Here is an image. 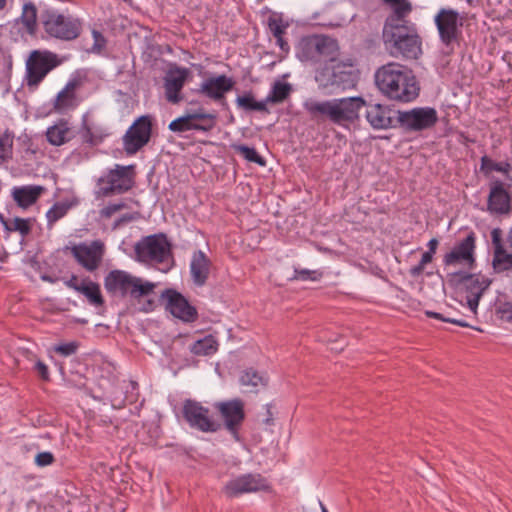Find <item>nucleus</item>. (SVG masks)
<instances>
[{"mask_svg": "<svg viewBox=\"0 0 512 512\" xmlns=\"http://www.w3.org/2000/svg\"><path fill=\"white\" fill-rule=\"evenodd\" d=\"M315 81L324 94L333 95L356 86L357 76L350 66L336 60L315 73Z\"/></svg>", "mask_w": 512, "mask_h": 512, "instance_id": "7", "label": "nucleus"}, {"mask_svg": "<svg viewBox=\"0 0 512 512\" xmlns=\"http://www.w3.org/2000/svg\"><path fill=\"white\" fill-rule=\"evenodd\" d=\"M81 138L84 143H88L91 146L97 145L103 140V137L95 134L86 122L82 126Z\"/></svg>", "mask_w": 512, "mask_h": 512, "instance_id": "43", "label": "nucleus"}, {"mask_svg": "<svg viewBox=\"0 0 512 512\" xmlns=\"http://www.w3.org/2000/svg\"><path fill=\"white\" fill-rule=\"evenodd\" d=\"M138 215H139V213H138V212H135V213H126V214L122 215L120 218H118V219L114 222V224H113V226H112V229H113V230H116V229H118V228L122 227L124 224H126V223H129V222H132V221L136 220V219H137V217H138Z\"/></svg>", "mask_w": 512, "mask_h": 512, "instance_id": "52", "label": "nucleus"}, {"mask_svg": "<svg viewBox=\"0 0 512 512\" xmlns=\"http://www.w3.org/2000/svg\"><path fill=\"white\" fill-rule=\"evenodd\" d=\"M305 109L312 117L323 115L333 123L344 125L359 119V111L366 106V119L374 129H387L392 126L391 109L381 104H367L362 97H348L331 101H307Z\"/></svg>", "mask_w": 512, "mask_h": 512, "instance_id": "1", "label": "nucleus"}, {"mask_svg": "<svg viewBox=\"0 0 512 512\" xmlns=\"http://www.w3.org/2000/svg\"><path fill=\"white\" fill-rule=\"evenodd\" d=\"M271 404H267L266 405V409H267V417L263 420V422L266 424V425H272L273 424V414L271 412Z\"/></svg>", "mask_w": 512, "mask_h": 512, "instance_id": "60", "label": "nucleus"}, {"mask_svg": "<svg viewBox=\"0 0 512 512\" xmlns=\"http://www.w3.org/2000/svg\"><path fill=\"white\" fill-rule=\"evenodd\" d=\"M496 314L501 320L512 323V303H500L496 307Z\"/></svg>", "mask_w": 512, "mask_h": 512, "instance_id": "47", "label": "nucleus"}, {"mask_svg": "<svg viewBox=\"0 0 512 512\" xmlns=\"http://www.w3.org/2000/svg\"><path fill=\"white\" fill-rule=\"evenodd\" d=\"M212 268V262L201 250L193 253L190 262V275L193 283L202 287L207 283Z\"/></svg>", "mask_w": 512, "mask_h": 512, "instance_id": "26", "label": "nucleus"}, {"mask_svg": "<svg viewBox=\"0 0 512 512\" xmlns=\"http://www.w3.org/2000/svg\"><path fill=\"white\" fill-rule=\"evenodd\" d=\"M183 416L192 428L201 432L213 433L221 428V424L210 417V410L194 400L184 402Z\"/></svg>", "mask_w": 512, "mask_h": 512, "instance_id": "20", "label": "nucleus"}, {"mask_svg": "<svg viewBox=\"0 0 512 512\" xmlns=\"http://www.w3.org/2000/svg\"><path fill=\"white\" fill-rule=\"evenodd\" d=\"M62 63L58 55L48 50H33L26 61V83L37 87L53 69Z\"/></svg>", "mask_w": 512, "mask_h": 512, "instance_id": "9", "label": "nucleus"}, {"mask_svg": "<svg viewBox=\"0 0 512 512\" xmlns=\"http://www.w3.org/2000/svg\"><path fill=\"white\" fill-rule=\"evenodd\" d=\"M475 242L474 232H469L464 239L458 242L453 249L443 257L445 266L463 265L473 269L475 265Z\"/></svg>", "mask_w": 512, "mask_h": 512, "instance_id": "21", "label": "nucleus"}, {"mask_svg": "<svg viewBox=\"0 0 512 512\" xmlns=\"http://www.w3.org/2000/svg\"><path fill=\"white\" fill-rule=\"evenodd\" d=\"M190 75V70L184 67H175L168 71L164 78V89L166 100L169 103L179 104L184 100L189 105H193L195 103L194 100H189L188 97L182 94V89Z\"/></svg>", "mask_w": 512, "mask_h": 512, "instance_id": "22", "label": "nucleus"}, {"mask_svg": "<svg viewBox=\"0 0 512 512\" xmlns=\"http://www.w3.org/2000/svg\"><path fill=\"white\" fill-rule=\"evenodd\" d=\"M135 255L140 262L163 263L171 256V244L164 233L143 237L134 246Z\"/></svg>", "mask_w": 512, "mask_h": 512, "instance_id": "10", "label": "nucleus"}, {"mask_svg": "<svg viewBox=\"0 0 512 512\" xmlns=\"http://www.w3.org/2000/svg\"><path fill=\"white\" fill-rule=\"evenodd\" d=\"M425 315L429 318H434V319L441 320L443 322L452 323V324L458 325L460 327H472L469 323H467L463 319L445 317L444 315H442L441 313H438V312L426 311Z\"/></svg>", "mask_w": 512, "mask_h": 512, "instance_id": "46", "label": "nucleus"}, {"mask_svg": "<svg viewBox=\"0 0 512 512\" xmlns=\"http://www.w3.org/2000/svg\"><path fill=\"white\" fill-rule=\"evenodd\" d=\"M502 235L503 231L500 228H494L491 231V240L494 249V265L512 263V254L506 251Z\"/></svg>", "mask_w": 512, "mask_h": 512, "instance_id": "31", "label": "nucleus"}, {"mask_svg": "<svg viewBox=\"0 0 512 512\" xmlns=\"http://www.w3.org/2000/svg\"><path fill=\"white\" fill-rule=\"evenodd\" d=\"M135 166H123L116 164L104 177L99 178L98 184H106L100 188L102 196L123 194L131 190L135 185Z\"/></svg>", "mask_w": 512, "mask_h": 512, "instance_id": "12", "label": "nucleus"}, {"mask_svg": "<svg viewBox=\"0 0 512 512\" xmlns=\"http://www.w3.org/2000/svg\"><path fill=\"white\" fill-rule=\"evenodd\" d=\"M65 284L68 288L73 289L79 293L81 285H83V279L79 281L76 275H72L71 278L65 282Z\"/></svg>", "mask_w": 512, "mask_h": 512, "instance_id": "55", "label": "nucleus"}, {"mask_svg": "<svg viewBox=\"0 0 512 512\" xmlns=\"http://www.w3.org/2000/svg\"><path fill=\"white\" fill-rule=\"evenodd\" d=\"M21 22L30 35H34L37 31V8L34 3L27 2L23 5Z\"/></svg>", "mask_w": 512, "mask_h": 512, "instance_id": "34", "label": "nucleus"}, {"mask_svg": "<svg viewBox=\"0 0 512 512\" xmlns=\"http://www.w3.org/2000/svg\"><path fill=\"white\" fill-rule=\"evenodd\" d=\"M104 287L111 295H120L123 298L129 297L137 303L144 300L141 307L144 312L152 311L155 307V300L152 296L156 285L124 270L110 271L104 278Z\"/></svg>", "mask_w": 512, "mask_h": 512, "instance_id": "4", "label": "nucleus"}, {"mask_svg": "<svg viewBox=\"0 0 512 512\" xmlns=\"http://www.w3.org/2000/svg\"><path fill=\"white\" fill-rule=\"evenodd\" d=\"M480 172L488 177L492 172L501 173L504 176V183L512 186V164L508 160L494 161L487 155H483L480 159Z\"/></svg>", "mask_w": 512, "mask_h": 512, "instance_id": "28", "label": "nucleus"}, {"mask_svg": "<svg viewBox=\"0 0 512 512\" xmlns=\"http://www.w3.org/2000/svg\"><path fill=\"white\" fill-rule=\"evenodd\" d=\"M34 222V218L15 217L13 220H10L6 232H19L22 237H26L31 233Z\"/></svg>", "mask_w": 512, "mask_h": 512, "instance_id": "38", "label": "nucleus"}, {"mask_svg": "<svg viewBox=\"0 0 512 512\" xmlns=\"http://www.w3.org/2000/svg\"><path fill=\"white\" fill-rule=\"evenodd\" d=\"M84 79L80 75H74L66 83L65 87L57 94L53 108L58 112L74 109L78 105L76 91L82 87Z\"/></svg>", "mask_w": 512, "mask_h": 512, "instance_id": "25", "label": "nucleus"}, {"mask_svg": "<svg viewBox=\"0 0 512 512\" xmlns=\"http://www.w3.org/2000/svg\"><path fill=\"white\" fill-rule=\"evenodd\" d=\"M70 128L66 122H61L49 127L46 132L47 140L50 144L60 146L70 140Z\"/></svg>", "mask_w": 512, "mask_h": 512, "instance_id": "33", "label": "nucleus"}, {"mask_svg": "<svg viewBox=\"0 0 512 512\" xmlns=\"http://www.w3.org/2000/svg\"><path fill=\"white\" fill-rule=\"evenodd\" d=\"M153 117L143 115L137 118L124 134L123 149L127 155H135L148 144L152 134Z\"/></svg>", "mask_w": 512, "mask_h": 512, "instance_id": "14", "label": "nucleus"}, {"mask_svg": "<svg viewBox=\"0 0 512 512\" xmlns=\"http://www.w3.org/2000/svg\"><path fill=\"white\" fill-rule=\"evenodd\" d=\"M236 103L238 107L247 111H259L269 113L265 100L256 101L251 92L245 93L242 96H238L236 98Z\"/></svg>", "mask_w": 512, "mask_h": 512, "instance_id": "37", "label": "nucleus"}, {"mask_svg": "<svg viewBox=\"0 0 512 512\" xmlns=\"http://www.w3.org/2000/svg\"><path fill=\"white\" fill-rule=\"evenodd\" d=\"M241 384H261L263 382H267L268 379L264 374L259 373L258 371L250 368L244 371L240 378Z\"/></svg>", "mask_w": 512, "mask_h": 512, "instance_id": "42", "label": "nucleus"}, {"mask_svg": "<svg viewBox=\"0 0 512 512\" xmlns=\"http://www.w3.org/2000/svg\"><path fill=\"white\" fill-rule=\"evenodd\" d=\"M291 92V86L288 83L276 81L271 88L270 93L265 99L266 105L268 103L278 104L285 101Z\"/></svg>", "mask_w": 512, "mask_h": 512, "instance_id": "36", "label": "nucleus"}, {"mask_svg": "<svg viewBox=\"0 0 512 512\" xmlns=\"http://www.w3.org/2000/svg\"><path fill=\"white\" fill-rule=\"evenodd\" d=\"M439 245V241L436 239V238H433L431 239L427 246H428V251L427 252H430L432 254H435L436 253V250H437V247Z\"/></svg>", "mask_w": 512, "mask_h": 512, "instance_id": "58", "label": "nucleus"}, {"mask_svg": "<svg viewBox=\"0 0 512 512\" xmlns=\"http://www.w3.org/2000/svg\"><path fill=\"white\" fill-rule=\"evenodd\" d=\"M78 204L79 199L75 196L70 199H65L63 201L54 203L46 213L48 229H52L57 221L65 217L69 210L76 207Z\"/></svg>", "mask_w": 512, "mask_h": 512, "instance_id": "30", "label": "nucleus"}, {"mask_svg": "<svg viewBox=\"0 0 512 512\" xmlns=\"http://www.w3.org/2000/svg\"><path fill=\"white\" fill-rule=\"evenodd\" d=\"M296 57L303 63L327 66L336 62L339 56V46L335 39L313 34L303 36L296 47Z\"/></svg>", "mask_w": 512, "mask_h": 512, "instance_id": "5", "label": "nucleus"}, {"mask_svg": "<svg viewBox=\"0 0 512 512\" xmlns=\"http://www.w3.org/2000/svg\"><path fill=\"white\" fill-rule=\"evenodd\" d=\"M322 273L316 270H308V269H295L294 278L302 281L312 280L316 281L320 279Z\"/></svg>", "mask_w": 512, "mask_h": 512, "instance_id": "48", "label": "nucleus"}, {"mask_svg": "<svg viewBox=\"0 0 512 512\" xmlns=\"http://www.w3.org/2000/svg\"><path fill=\"white\" fill-rule=\"evenodd\" d=\"M217 349L218 342L212 335L205 336L203 339L194 342L191 346V352L193 354L203 356L212 355Z\"/></svg>", "mask_w": 512, "mask_h": 512, "instance_id": "35", "label": "nucleus"}, {"mask_svg": "<svg viewBox=\"0 0 512 512\" xmlns=\"http://www.w3.org/2000/svg\"><path fill=\"white\" fill-rule=\"evenodd\" d=\"M433 256L434 254L426 251L422 254L421 260L419 262L425 266L428 263L432 262Z\"/></svg>", "mask_w": 512, "mask_h": 512, "instance_id": "59", "label": "nucleus"}, {"mask_svg": "<svg viewBox=\"0 0 512 512\" xmlns=\"http://www.w3.org/2000/svg\"><path fill=\"white\" fill-rule=\"evenodd\" d=\"M40 23L48 37L61 41H73L83 30V23L79 18L49 7L41 10Z\"/></svg>", "mask_w": 512, "mask_h": 512, "instance_id": "6", "label": "nucleus"}, {"mask_svg": "<svg viewBox=\"0 0 512 512\" xmlns=\"http://www.w3.org/2000/svg\"><path fill=\"white\" fill-rule=\"evenodd\" d=\"M55 461V457L51 452L45 451L40 452L35 457V463L39 467H45L53 464Z\"/></svg>", "mask_w": 512, "mask_h": 512, "instance_id": "50", "label": "nucleus"}, {"mask_svg": "<svg viewBox=\"0 0 512 512\" xmlns=\"http://www.w3.org/2000/svg\"><path fill=\"white\" fill-rule=\"evenodd\" d=\"M451 281L466 293V301L471 312L476 315L479 301L491 284V280L480 273L455 272Z\"/></svg>", "mask_w": 512, "mask_h": 512, "instance_id": "11", "label": "nucleus"}, {"mask_svg": "<svg viewBox=\"0 0 512 512\" xmlns=\"http://www.w3.org/2000/svg\"><path fill=\"white\" fill-rule=\"evenodd\" d=\"M434 22L438 30L439 38L442 44L452 53L455 46L460 45L462 38L463 18L459 13L451 8H441L434 17Z\"/></svg>", "mask_w": 512, "mask_h": 512, "instance_id": "8", "label": "nucleus"}, {"mask_svg": "<svg viewBox=\"0 0 512 512\" xmlns=\"http://www.w3.org/2000/svg\"><path fill=\"white\" fill-rule=\"evenodd\" d=\"M162 296L166 299V310L185 323L197 321V309L178 291L166 289Z\"/></svg>", "mask_w": 512, "mask_h": 512, "instance_id": "23", "label": "nucleus"}, {"mask_svg": "<svg viewBox=\"0 0 512 512\" xmlns=\"http://www.w3.org/2000/svg\"><path fill=\"white\" fill-rule=\"evenodd\" d=\"M320 508L322 512H328L326 506L322 502H320Z\"/></svg>", "mask_w": 512, "mask_h": 512, "instance_id": "63", "label": "nucleus"}, {"mask_svg": "<svg viewBox=\"0 0 512 512\" xmlns=\"http://www.w3.org/2000/svg\"><path fill=\"white\" fill-rule=\"evenodd\" d=\"M375 83L388 99L407 103L419 95V86L413 71L407 66L390 62L375 73Z\"/></svg>", "mask_w": 512, "mask_h": 512, "instance_id": "2", "label": "nucleus"}, {"mask_svg": "<svg viewBox=\"0 0 512 512\" xmlns=\"http://www.w3.org/2000/svg\"><path fill=\"white\" fill-rule=\"evenodd\" d=\"M223 419L225 429L239 441V430L245 420V403L240 398L221 401L214 404Z\"/></svg>", "mask_w": 512, "mask_h": 512, "instance_id": "16", "label": "nucleus"}, {"mask_svg": "<svg viewBox=\"0 0 512 512\" xmlns=\"http://www.w3.org/2000/svg\"><path fill=\"white\" fill-rule=\"evenodd\" d=\"M235 151L249 162H254L261 166L265 165L264 158L258 154L255 148L246 145H237L235 146Z\"/></svg>", "mask_w": 512, "mask_h": 512, "instance_id": "41", "label": "nucleus"}, {"mask_svg": "<svg viewBox=\"0 0 512 512\" xmlns=\"http://www.w3.org/2000/svg\"><path fill=\"white\" fill-rule=\"evenodd\" d=\"M127 205L124 202L111 203L100 210V215L103 218H111L116 212L125 209Z\"/></svg>", "mask_w": 512, "mask_h": 512, "instance_id": "49", "label": "nucleus"}, {"mask_svg": "<svg viewBox=\"0 0 512 512\" xmlns=\"http://www.w3.org/2000/svg\"><path fill=\"white\" fill-rule=\"evenodd\" d=\"M79 347L80 343L78 341H71L54 346V351L63 357H68L76 354Z\"/></svg>", "mask_w": 512, "mask_h": 512, "instance_id": "44", "label": "nucleus"}, {"mask_svg": "<svg viewBox=\"0 0 512 512\" xmlns=\"http://www.w3.org/2000/svg\"><path fill=\"white\" fill-rule=\"evenodd\" d=\"M92 36L94 39V44H93L92 50L94 52H100L106 46V39L102 35V33L98 30H93Z\"/></svg>", "mask_w": 512, "mask_h": 512, "instance_id": "51", "label": "nucleus"}, {"mask_svg": "<svg viewBox=\"0 0 512 512\" xmlns=\"http://www.w3.org/2000/svg\"><path fill=\"white\" fill-rule=\"evenodd\" d=\"M45 190L40 185L15 186L11 190V196L18 207L28 209L37 203Z\"/></svg>", "mask_w": 512, "mask_h": 512, "instance_id": "27", "label": "nucleus"}, {"mask_svg": "<svg viewBox=\"0 0 512 512\" xmlns=\"http://www.w3.org/2000/svg\"><path fill=\"white\" fill-rule=\"evenodd\" d=\"M216 125L217 114L199 108L195 112H187L185 115L171 121L168 128L174 133H184L191 130L210 132Z\"/></svg>", "mask_w": 512, "mask_h": 512, "instance_id": "13", "label": "nucleus"}, {"mask_svg": "<svg viewBox=\"0 0 512 512\" xmlns=\"http://www.w3.org/2000/svg\"><path fill=\"white\" fill-rule=\"evenodd\" d=\"M127 388L129 386H108L106 397L114 408L121 409L125 406Z\"/></svg>", "mask_w": 512, "mask_h": 512, "instance_id": "39", "label": "nucleus"}, {"mask_svg": "<svg viewBox=\"0 0 512 512\" xmlns=\"http://www.w3.org/2000/svg\"><path fill=\"white\" fill-rule=\"evenodd\" d=\"M424 268L425 266L419 262L417 265L410 268L409 274L411 277L417 278L423 273Z\"/></svg>", "mask_w": 512, "mask_h": 512, "instance_id": "56", "label": "nucleus"}, {"mask_svg": "<svg viewBox=\"0 0 512 512\" xmlns=\"http://www.w3.org/2000/svg\"><path fill=\"white\" fill-rule=\"evenodd\" d=\"M0 222H1V224L4 226V229H5V231H6V230H7V228H8V225H9L10 220L6 219V218L3 216V214H1V213H0Z\"/></svg>", "mask_w": 512, "mask_h": 512, "instance_id": "61", "label": "nucleus"}, {"mask_svg": "<svg viewBox=\"0 0 512 512\" xmlns=\"http://www.w3.org/2000/svg\"><path fill=\"white\" fill-rule=\"evenodd\" d=\"M507 241H508L509 247L512 251V225L508 232Z\"/></svg>", "mask_w": 512, "mask_h": 512, "instance_id": "62", "label": "nucleus"}, {"mask_svg": "<svg viewBox=\"0 0 512 512\" xmlns=\"http://www.w3.org/2000/svg\"><path fill=\"white\" fill-rule=\"evenodd\" d=\"M79 293L83 294L87 298L88 302L96 308L102 307L105 304L104 297L100 290V285L93 282L88 277L83 278V285H81Z\"/></svg>", "mask_w": 512, "mask_h": 512, "instance_id": "32", "label": "nucleus"}, {"mask_svg": "<svg viewBox=\"0 0 512 512\" xmlns=\"http://www.w3.org/2000/svg\"><path fill=\"white\" fill-rule=\"evenodd\" d=\"M127 399H125V406L127 404H134L138 401L139 391L138 386H129L127 388V393H125Z\"/></svg>", "mask_w": 512, "mask_h": 512, "instance_id": "54", "label": "nucleus"}, {"mask_svg": "<svg viewBox=\"0 0 512 512\" xmlns=\"http://www.w3.org/2000/svg\"><path fill=\"white\" fill-rule=\"evenodd\" d=\"M438 121L437 111L432 107L414 108L399 112L400 127L408 132L422 131L432 128Z\"/></svg>", "mask_w": 512, "mask_h": 512, "instance_id": "18", "label": "nucleus"}, {"mask_svg": "<svg viewBox=\"0 0 512 512\" xmlns=\"http://www.w3.org/2000/svg\"><path fill=\"white\" fill-rule=\"evenodd\" d=\"M6 0H0V10L5 7Z\"/></svg>", "mask_w": 512, "mask_h": 512, "instance_id": "64", "label": "nucleus"}, {"mask_svg": "<svg viewBox=\"0 0 512 512\" xmlns=\"http://www.w3.org/2000/svg\"><path fill=\"white\" fill-rule=\"evenodd\" d=\"M270 492L271 485L268 480L259 473H247L229 480L222 492L227 498L239 497L243 494L256 492Z\"/></svg>", "mask_w": 512, "mask_h": 512, "instance_id": "15", "label": "nucleus"}, {"mask_svg": "<svg viewBox=\"0 0 512 512\" xmlns=\"http://www.w3.org/2000/svg\"><path fill=\"white\" fill-rule=\"evenodd\" d=\"M76 261L87 271L97 270L103 258V244L100 241H93L90 245L80 243L70 248Z\"/></svg>", "mask_w": 512, "mask_h": 512, "instance_id": "24", "label": "nucleus"}, {"mask_svg": "<svg viewBox=\"0 0 512 512\" xmlns=\"http://www.w3.org/2000/svg\"><path fill=\"white\" fill-rule=\"evenodd\" d=\"M383 2L392 9L384 23L412 22L408 19V16L412 12L413 7L408 0H383Z\"/></svg>", "mask_w": 512, "mask_h": 512, "instance_id": "29", "label": "nucleus"}, {"mask_svg": "<svg viewBox=\"0 0 512 512\" xmlns=\"http://www.w3.org/2000/svg\"><path fill=\"white\" fill-rule=\"evenodd\" d=\"M276 42L282 52L288 53L290 46L288 42L283 39V35L276 37Z\"/></svg>", "mask_w": 512, "mask_h": 512, "instance_id": "57", "label": "nucleus"}, {"mask_svg": "<svg viewBox=\"0 0 512 512\" xmlns=\"http://www.w3.org/2000/svg\"><path fill=\"white\" fill-rule=\"evenodd\" d=\"M268 28L272 35L276 38L286 33L288 24H285L281 18L270 17L268 19Z\"/></svg>", "mask_w": 512, "mask_h": 512, "instance_id": "45", "label": "nucleus"}, {"mask_svg": "<svg viewBox=\"0 0 512 512\" xmlns=\"http://www.w3.org/2000/svg\"><path fill=\"white\" fill-rule=\"evenodd\" d=\"M382 42L385 51L393 58L417 60L422 55V37L414 22L384 23Z\"/></svg>", "mask_w": 512, "mask_h": 512, "instance_id": "3", "label": "nucleus"}, {"mask_svg": "<svg viewBox=\"0 0 512 512\" xmlns=\"http://www.w3.org/2000/svg\"><path fill=\"white\" fill-rule=\"evenodd\" d=\"M34 371L40 377L42 381H49V370L48 367L42 362L37 361L34 366Z\"/></svg>", "mask_w": 512, "mask_h": 512, "instance_id": "53", "label": "nucleus"}, {"mask_svg": "<svg viewBox=\"0 0 512 512\" xmlns=\"http://www.w3.org/2000/svg\"><path fill=\"white\" fill-rule=\"evenodd\" d=\"M512 186L499 179L489 183L487 211L492 215H509L512 211Z\"/></svg>", "mask_w": 512, "mask_h": 512, "instance_id": "19", "label": "nucleus"}, {"mask_svg": "<svg viewBox=\"0 0 512 512\" xmlns=\"http://www.w3.org/2000/svg\"><path fill=\"white\" fill-rule=\"evenodd\" d=\"M235 81L233 78L225 74L211 76L204 79L199 88L193 90L194 93L202 95L209 100L219 104L222 108L227 109L228 103L226 94L233 90Z\"/></svg>", "mask_w": 512, "mask_h": 512, "instance_id": "17", "label": "nucleus"}, {"mask_svg": "<svg viewBox=\"0 0 512 512\" xmlns=\"http://www.w3.org/2000/svg\"><path fill=\"white\" fill-rule=\"evenodd\" d=\"M14 135L5 131L0 135V165L12 158Z\"/></svg>", "mask_w": 512, "mask_h": 512, "instance_id": "40", "label": "nucleus"}]
</instances>
